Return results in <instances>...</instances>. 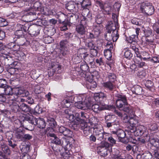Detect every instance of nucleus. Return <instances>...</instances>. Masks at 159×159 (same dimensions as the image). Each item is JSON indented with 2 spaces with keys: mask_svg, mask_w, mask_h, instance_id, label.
I'll return each instance as SVG.
<instances>
[{
  "mask_svg": "<svg viewBox=\"0 0 159 159\" xmlns=\"http://www.w3.org/2000/svg\"><path fill=\"white\" fill-rule=\"evenodd\" d=\"M47 135L48 136L51 137L53 138V139H51L52 140V143L57 145H61L62 146L63 143L62 142V140L64 139H66L65 138H62L61 139H60L54 134L48 133Z\"/></svg>",
  "mask_w": 159,
  "mask_h": 159,
  "instance_id": "obj_8",
  "label": "nucleus"
},
{
  "mask_svg": "<svg viewBox=\"0 0 159 159\" xmlns=\"http://www.w3.org/2000/svg\"><path fill=\"white\" fill-rule=\"evenodd\" d=\"M121 110L127 113L129 115L134 116V112L133 107L131 106L128 103L123 107L121 109Z\"/></svg>",
  "mask_w": 159,
  "mask_h": 159,
  "instance_id": "obj_9",
  "label": "nucleus"
},
{
  "mask_svg": "<svg viewBox=\"0 0 159 159\" xmlns=\"http://www.w3.org/2000/svg\"><path fill=\"white\" fill-rule=\"evenodd\" d=\"M77 5L74 2L70 1L66 4V8L70 12H76V6Z\"/></svg>",
  "mask_w": 159,
  "mask_h": 159,
  "instance_id": "obj_11",
  "label": "nucleus"
},
{
  "mask_svg": "<svg viewBox=\"0 0 159 159\" xmlns=\"http://www.w3.org/2000/svg\"><path fill=\"white\" fill-rule=\"evenodd\" d=\"M24 102H21L20 105V111L25 112H29L30 111L31 108L28 105L24 103Z\"/></svg>",
  "mask_w": 159,
  "mask_h": 159,
  "instance_id": "obj_24",
  "label": "nucleus"
},
{
  "mask_svg": "<svg viewBox=\"0 0 159 159\" xmlns=\"http://www.w3.org/2000/svg\"><path fill=\"white\" fill-rule=\"evenodd\" d=\"M32 138V135L29 134H24L22 141H25L26 140H29L31 139Z\"/></svg>",
  "mask_w": 159,
  "mask_h": 159,
  "instance_id": "obj_57",
  "label": "nucleus"
},
{
  "mask_svg": "<svg viewBox=\"0 0 159 159\" xmlns=\"http://www.w3.org/2000/svg\"><path fill=\"white\" fill-rule=\"evenodd\" d=\"M102 27L103 26L102 25L97 24L94 26L92 32L94 33L95 36L98 37L101 33Z\"/></svg>",
  "mask_w": 159,
  "mask_h": 159,
  "instance_id": "obj_15",
  "label": "nucleus"
},
{
  "mask_svg": "<svg viewBox=\"0 0 159 159\" xmlns=\"http://www.w3.org/2000/svg\"><path fill=\"white\" fill-rule=\"evenodd\" d=\"M90 54L93 57H94L97 55L98 53V51L95 48H90Z\"/></svg>",
  "mask_w": 159,
  "mask_h": 159,
  "instance_id": "obj_56",
  "label": "nucleus"
},
{
  "mask_svg": "<svg viewBox=\"0 0 159 159\" xmlns=\"http://www.w3.org/2000/svg\"><path fill=\"white\" fill-rule=\"evenodd\" d=\"M144 129L145 127L143 126H137L134 134L136 136H141L143 134Z\"/></svg>",
  "mask_w": 159,
  "mask_h": 159,
  "instance_id": "obj_17",
  "label": "nucleus"
},
{
  "mask_svg": "<svg viewBox=\"0 0 159 159\" xmlns=\"http://www.w3.org/2000/svg\"><path fill=\"white\" fill-rule=\"evenodd\" d=\"M6 83L7 82L5 79L0 80V90H2L3 88L7 86Z\"/></svg>",
  "mask_w": 159,
  "mask_h": 159,
  "instance_id": "obj_43",
  "label": "nucleus"
},
{
  "mask_svg": "<svg viewBox=\"0 0 159 159\" xmlns=\"http://www.w3.org/2000/svg\"><path fill=\"white\" fill-rule=\"evenodd\" d=\"M142 57H135L134 59V63L138 64V66L139 68H143V67H147V64L144 62L142 61Z\"/></svg>",
  "mask_w": 159,
  "mask_h": 159,
  "instance_id": "obj_13",
  "label": "nucleus"
},
{
  "mask_svg": "<svg viewBox=\"0 0 159 159\" xmlns=\"http://www.w3.org/2000/svg\"><path fill=\"white\" fill-rule=\"evenodd\" d=\"M107 32L109 33L113 31L112 34V40H117L119 38V34H118V30H116V25L111 22H109L106 26Z\"/></svg>",
  "mask_w": 159,
  "mask_h": 159,
  "instance_id": "obj_3",
  "label": "nucleus"
},
{
  "mask_svg": "<svg viewBox=\"0 0 159 159\" xmlns=\"http://www.w3.org/2000/svg\"><path fill=\"white\" fill-rule=\"evenodd\" d=\"M96 4L98 6L104 14H109L111 12V8L110 7L106 4H104L100 1H97Z\"/></svg>",
  "mask_w": 159,
  "mask_h": 159,
  "instance_id": "obj_6",
  "label": "nucleus"
},
{
  "mask_svg": "<svg viewBox=\"0 0 159 159\" xmlns=\"http://www.w3.org/2000/svg\"><path fill=\"white\" fill-rule=\"evenodd\" d=\"M25 120L28 121L31 124L35 125L38 118H36L32 115L27 116L25 117Z\"/></svg>",
  "mask_w": 159,
  "mask_h": 159,
  "instance_id": "obj_19",
  "label": "nucleus"
},
{
  "mask_svg": "<svg viewBox=\"0 0 159 159\" xmlns=\"http://www.w3.org/2000/svg\"><path fill=\"white\" fill-rule=\"evenodd\" d=\"M78 54H79L82 58L86 56V55L88 53L87 50L85 48L79 49L78 51Z\"/></svg>",
  "mask_w": 159,
  "mask_h": 159,
  "instance_id": "obj_34",
  "label": "nucleus"
},
{
  "mask_svg": "<svg viewBox=\"0 0 159 159\" xmlns=\"http://www.w3.org/2000/svg\"><path fill=\"white\" fill-rule=\"evenodd\" d=\"M2 151L4 153H7L8 155L10 154V151L8 146H3L2 147Z\"/></svg>",
  "mask_w": 159,
  "mask_h": 159,
  "instance_id": "obj_47",
  "label": "nucleus"
},
{
  "mask_svg": "<svg viewBox=\"0 0 159 159\" xmlns=\"http://www.w3.org/2000/svg\"><path fill=\"white\" fill-rule=\"evenodd\" d=\"M143 159H154L150 152L143 154Z\"/></svg>",
  "mask_w": 159,
  "mask_h": 159,
  "instance_id": "obj_51",
  "label": "nucleus"
},
{
  "mask_svg": "<svg viewBox=\"0 0 159 159\" xmlns=\"http://www.w3.org/2000/svg\"><path fill=\"white\" fill-rule=\"evenodd\" d=\"M136 125H129L128 129L125 130V132H127V134L129 136V137H131L132 135V134H134L136 128Z\"/></svg>",
  "mask_w": 159,
  "mask_h": 159,
  "instance_id": "obj_20",
  "label": "nucleus"
},
{
  "mask_svg": "<svg viewBox=\"0 0 159 159\" xmlns=\"http://www.w3.org/2000/svg\"><path fill=\"white\" fill-rule=\"evenodd\" d=\"M132 49L134 51L136 55L135 57H142L141 55L140 54L139 52V50L138 48L135 46H132Z\"/></svg>",
  "mask_w": 159,
  "mask_h": 159,
  "instance_id": "obj_44",
  "label": "nucleus"
},
{
  "mask_svg": "<svg viewBox=\"0 0 159 159\" xmlns=\"http://www.w3.org/2000/svg\"><path fill=\"white\" fill-rule=\"evenodd\" d=\"M59 130L60 133L65 136H70L72 133L69 129L63 126H60Z\"/></svg>",
  "mask_w": 159,
  "mask_h": 159,
  "instance_id": "obj_16",
  "label": "nucleus"
},
{
  "mask_svg": "<svg viewBox=\"0 0 159 159\" xmlns=\"http://www.w3.org/2000/svg\"><path fill=\"white\" fill-rule=\"evenodd\" d=\"M116 117L113 115H108L105 117V119L106 121L114 122Z\"/></svg>",
  "mask_w": 159,
  "mask_h": 159,
  "instance_id": "obj_41",
  "label": "nucleus"
},
{
  "mask_svg": "<svg viewBox=\"0 0 159 159\" xmlns=\"http://www.w3.org/2000/svg\"><path fill=\"white\" fill-rule=\"evenodd\" d=\"M92 109L93 111L95 112H98L99 111L103 110V108L100 106L98 104H95L92 106Z\"/></svg>",
  "mask_w": 159,
  "mask_h": 159,
  "instance_id": "obj_37",
  "label": "nucleus"
},
{
  "mask_svg": "<svg viewBox=\"0 0 159 159\" xmlns=\"http://www.w3.org/2000/svg\"><path fill=\"white\" fill-rule=\"evenodd\" d=\"M2 56L4 58L5 61L7 62L8 65H11L12 66L15 67L16 66L18 63L17 61H13L12 58L9 55V53L7 52L6 53L3 52L2 53Z\"/></svg>",
  "mask_w": 159,
  "mask_h": 159,
  "instance_id": "obj_7",
  "label": "nucleus"
},
{
  "mask_svg": "<svg viewBox=\"0 0 159 159\" xmlns=\"http://www.w3.org/2000/svg\"><path fill=\"white\" fill-rule=\"evenodd\" d=\"M80 126L84 136H87L89 134L90 127L86 122L81 123Z\"/></svg>",
  "mask_w": 159,
  "mask_h": 159,
  "instance_id": "obj_10",
  "label": "nucleus"
},
{
  "mask_svg": "<svg viewBox=\"0 0 159 159\" xmlns=\"http://www.w3.org/2000/svg\"><path fill=\"white\" fill-rule=\"evenodd\" d=\"M83 59H84V60L85 62L91 63L92 62L93 60V57L89 55L88 53L86 55V56H85Z\"/></svg>",
  "mask_w": 159,
  "mask_h": 159,
  "instance_id": "obj_42",
  "label": "nucleus"
},
{
  "mask_svg": "<svg viewBox=\"0 0 159 159\" xmlns=\"http://www.w3.org/2000/svg\"><path fill=\"white\" fill-rule=\"evenodd\" d=\"M89 83L88 84V85L89 86L90 89H94L97 86V83L95 81H94L92 80H90L89 81L87 80Z\"/></svg>",
  "mask_w": 159,
  "mask_h": 159,
  "instance_id": "obj_46",
  "label": "nucleus"
},
{
  "mask_svg": "<svg viewBox=\"0 0 159 159\" xmlns=\"http://www.w3.org/2000/svg\"><path fill=\"white\" fill-rule=\"evenodd\" d=\"M61 46L60 53L63 56H65L67 53V49L64 45V40H62L60 43Z\"/></svg>",
  "mask_w": 159,
  "mask_h": 159,
  "instance_id": "obj_25",
  "label": "nucleus"
},
{
  "mask_svg": "<svg viewBox=\"0 0 159 159\" xmlns=\"http://www.w3.org/2000/svg\"><path fill=\"white\" fill-rule=\"evenodd\" d=\"M112 132L113 134H116L119 139H121L124 138L127 134L125 131V132L122 129L118 130L116 131H113Z\"/></svg>",
  "mask_w": 159,
  "mask_h": 159,
  "instance_id": "obj_21",
  "label": "nucleus"
},
{
  "mask_svg": "<svg viewBox=\"0 0 159 159\" xmlns=\"http://www.w3.org/2000/svg\"><path fill=\"white\" fill-rule=\"evenodd\" d=\"M110 145L107 142H102L100 146L97 148L98 153L102 156L105 157L108 154V148Z\"/></svg>",
  "mask_w": 159,
  "mask_h": 159,
  "instance_id": "obj_2",
  "label": "nucleus"
},
{
  "mask_svg": "<svg viewBox=\"0 0 159 159\" xmlns=\"http://www.w3.org/2000/svg\"><path fill=\"white\" fill-rule=\"evenodd\" d=\"M147 9L148 10H146V11L147 12V13L148 15H151L153 14L154 12V9L153 7L150 6V7H147Z\"/></svg>",
  "mask_w": 159,
  "mask_h": 159,
  "instance_id": "obj_52",
  "label": "nucleus"
},
{
  "mask_svg": "<svg viewBox=\"0 0 159 159\" xmlns=\"http://www.w3.org/2000/svg\"><path fill=\"white\" fill-rule=\"evenodd\" d=\"M24 133L22 130L18 129L15 131V136L19 141H22Z\"/></svg>",
  "mask_w": 159,
  "mask_h": 159,
  "instance_id": "obj_22",
  "label": "nucleus"
},
{
  "mask_svg": "<svg viewBox=\"0 0 159 159\" xmlns=\"http://www.w3.org/2000/svg\"><path fill=\"white\" fill-rule=\"evenodd\" d=\"M31 28V29L30 28L28 29L29 30V33L30 34L31 36H37L39 34V32H37L36 31L37 27L35 26Z\"/></svg>",
  "mask_w": 159,
  "mask_h": 159,
  "instance_id": "obj_33",
  "label": "nucleus"
},
{
  "mask_svg": "<svg viewBox=\"0 0 159 159\" xmlns=\"http://www.w3.org/2000/svg\"><path fill=\"white\" fill-rule=\"evenodd\" d=\"M96 63L97 64V65L99 66L102 65L104 64L102 58V57L100 58L99 59H96Z\"/></svg>",
  "mask_w": 159,
  "mask_h": 159,
  "instance_id": "obj_61",
  "label": "nucleus"
},
{
  "mask_svg": "<svg viewBox=\"0 0 159 159\" xmlns=\"http://www.w3.org/2000/svg\"><path fill=\"white\" fill-rule=\"evenodd\" d=\"M111 50V49L107 48L105 50L104 52V55L105 57L108 60H111L112 57Z\"/></svg>",
  "mask_w": 159,
  "mask_h": 159,
  "instance_id": "obj_30",
  "label": "nucleus"
},
{
  "mask_svg": "<svg viewBox=\"0 0 159 159\" xmlns=\"http://www.w3.org/2000/svg\"><path fill=\"white\" fill-rule=\"evenodd\" d=\"M106 46L107 48H109L110 49H112L113 47L112 43L110 41H108L107 42Z\"/></svg>",
  "mask_w": 159,
  "mask_h": 159,
  "instance_id": "obj_62",
  "label": "nucleus"
},
{
  "mask_svg": "<svg viewBox=\"0 0 159 159\" xmlns=\"http://www.w3.org/2000/svg\"><path fill=\"white\" fill-rule=\"evenodd\" d=\"M126 149L127 150L129 151L131 150H132L133 151H136V148H137V146L135 145H134L132 146L130 144H128L126 147Z\"/></svg>",
  "mask_w": 159,
  "mask_h": 159,
  "instance_id": "obj_55",
  "label": "nucleus"
},
{
  "mask_svg": "<svg viewBox=\"0 0 159 159\" xmlns=\"http://www.w3.org/2000/svg\"><path fill=\"white\" fill-rule=\"evenodd\" d=\"M127 101H123L121 100H116V107L120 110H121L123 107L127 104Z\"/></svg>",
  "mask_w": 159,
  "mask_h": 159,
  "instance_id": "obj_29",
  "label": "nucleus"
},
{
  "mask_svg": "<svg viewBox=\"0 0 159 159\" xmlns=\"http://www.w3.org/2000/svg\"><path fill=\"white\" fill-rule=\"evenodd\" d=\"M7 25V22L5 19L0 17V26L4 27Z\"/></svg>",
  "mask_w": 159,
  "mask_h": 159,
  "instance_id": "obj_53",
  "label": "nucleus"
},
{
  "mask_svg": "<svg viewBox=\"0 0 159 159\" xmlns=\"http://www.w3.org/2000/svg\"><path fill=\"white\" fill-rule=\"evenodd\" d=\"M15 90H14L15 92L14 94L15 98L20 97V96L22 97V95L24 94V90L18 89H15Z\"/></svg>",
  "mask_w": 159,
  "mask_h": 159,
  "instance_id": "obj_36",
  "label": "nucleus"
},
{
  "mask_svg": "<svg viewBox=\"0 0 159 159\" xmlns=\"http://www.w3.org/2000/svg\"><path fill=\"white\" fill-rule=\"evenodd\" d=\"M116 97L118 98L116 100H121L124 102L127 101L126 97L125 95L118 94Z\"/></svg>",
  "mask_w": 159,
  "mask_h": 159,
  "instance_id": "obj_50",
  "label": "nucleus"
},
{
  "mask_svg": "<svg viewBox=\"0 0 159 159\" xmlns=\"http://www.w3.org/2000/svg\"><path fill=\"white\" fill-rule=\"evenodd\" d=\"M74 118L76 122L80 123L81 122V117H80V114L79 113H76L74 116Z\"/></svg>",
  "mask_w": 159,
  "mask_h": 159,
  "instance_id": "obj_60",
  "label": "nucleus"
},
{
  "mask_svg": "<svg viewBox=\"0 0 159 159\" xmlns=\"http://www.w3.org/2000/svg\"><path fill=\"white\" fill-rule=\"evenodd\" d=\"M24 33L22 30V28L21 30H16L15 33L14 39H20L23 36Z\"/></svg>",
  "mask_w": 159,
  "mask_h": 159,
  "instance_id": "obj_32",
  "label": "nucleus"
},
{
  "mask_svg": "<svg viewBox=\"0 0 159 159\" xmlns=\"http://www.w3.org/2000/svg\"><path fill=\"white\" fill-rule=\"evenodd\" d=\"M81 110H85L89 109L91 107V104L90 103L87 101H82Z\"/></svg>",
  "mask_w": 159,
  "mask_h": 159,
  "instance_id": "obj_35",
  "label": "nucleus"
},
{
  "mask_svg": "<svg viewBox=\"0 0 159 159\" xmlns=\"http://www.w3.org/2000/svg\"><path fill=\"white\" fill-rule=\"evenodd\" d=\"M26 100L25 98L21 97L14 98L12 100L8 101L11 110L15 112L20 111V105L21 102H25Z\"/></svg>",
  "mask_w": 159,
  "mask_h": 159,
  "instance_id": "obj_1",
  "label": "nucleus"
},
{
  "mask_svg": "<svg viewBox=\"0 0 159 159\" xmlns=\"http://www.w3.org/2000/svg\"><path fill=\"white\" fill-rule=\"evenodd\" d=\"M93 133L98 137V139L101 140L104 138V135L105 134L103 130V127L98 124L95 125L93 127Z\"/></svg>",
  "mask_w": 159,
  "mask_h": 159,
  "instance_id": "obj_4",
  "label": "nucleus"
},
{
  "mask_svg": "<svg viewBox=\"0 0 159 159\" xmlns=\"http://www.w3.org/2000/svg\"><path fill=\"white\" fill-rule=\"evenodd\" d=\"M114 83V82L109 81L104 83L103 84V85L104 87L111 91L114 89L115 87Z\"/></svg>",
  "mask_w": 159,
  "mask_h": 159,
  "instance_id": "obj_26",
  "label": "nucleus"
},
{
  "mask_svg": "<svg viewBox=\"0 0 159 159\" xmlns=\"http://www.w3.org/2000/svg\"><path fill=\"white\" fill-rule=\"evenodd\" d=\"M124 56L126 58L129 59L132 56V54L129 50H127L124 54Z\"/></svg>",
  "mask_w": 159,
  "mask_h": 159,
  "instance_id": "obj_59",
  "label": "nucleus"
},
{
  "mask_svg": "<svg viewBox=\"0 0 159 159\" xmlns=\"http://www.w3.org/2000/svg\"><path fill=\"white\" fill-rule=\"evenodd\" d=\"M21 151L24 152H28L30 148V146L28 145H25L20 146Z\"/></svg>",
  "mask_w": 159,
  "mask_h": 159,
  "instance_id": "obj_40",
  "label": "nucleus"
},
{
  "mask_svg": "<svg viewBox=\"0 0 159 159\" xmlns=\"http://www.w3.org/2000/svg\"><path fill=\"white\" fill-rule=\"evenodd\" d=\"M35 125L39 128L43 129L46 126V123L43 118H39Z\"/></svg>",
  "mask_w": 159,
  "mask_h": 159,
  "instance_id": "obj_23",
  "label": "nucleus"
},
{
  "mask_svg": "<svg viewBox=\"0 0 159 159\" xmlns=\"http://www.w3.org/2000/svg\"><path fill=\"white\" fill-rule=\"evenodd\" d=\"M83 21L81 20L80 24L78 25L76 27V31L81 34H84L86 31L85 27L83 25Z\"/></svg>",
  "mask_w": 159,
  "mask_h": 159,
  "instance_id": "obj_12",
  "label": "nucleus"
},
{
  "mask_svg": "<svg viewBox=\"0 0 159 159\" xmlns=\"http://www.w3.org/2000/svg\"><path fill=\"white\" fill-rule=\"evenodd\" d=\"M15 89H13L11 86L7 85L5 88H3L2 90L4 91V94L8 98V101L13 100L15 98L14 90Z\"/></svg>",
  "mask_w": 159,
  "mask_h": 159,
  "instance_id": "obj_5",
  "label": "nucleus"
},
{
  "mask_svg": "<svg viewBox=\"0 0 159 159\" xmlns=\"http://www.w3.org/2000/svg\"><path fill=\"white\" fill-rule=\"evenodd\" d=\"M111 152V157L113 159H121L122 158L118 149L114 148L112 150Z\"/></svg>",
  "mask_w": 159,
  "mask_h": 159,
  "instance_id": "obj_18",
  "label": "nucleus"
},
{
  "mask_svg": "<svg viewBox=\"0 0 159 159\" xmlns=\"http://www.w3.org/2000/svg\"><path fill=\"white\" fill-rule=\"evenodd\" d=\"M142 88L140 86L137 85L135 87L134 93L137 95H139L142 93Z\"/></svg>",
  "mask_w": 159,
  "mask_h": 159,
  "instance_id": "obj_49",
  "label": "nucleus"
},
{
  "mask_svg": "<svg viewBox=\"0 0 159 159\" xmlns=\"http://www.w3.org/2000/svg\"><path fill=\"white\" fill-rule=\"evenodd\" d=\"M91 4V2L89 0H83L81 4V5L83 9H86Z\"/></svg>",
  "mask_w": 159,
  "mask_h": 159,
  "instance_id": "obj_38",
  "label": "nucleus"
},
{
  "mask_svg": "<svg viewBox=\"0 0 159 159\" xmlns=\"http://www.w3.org/2000/svg\"><path fill=\"white\" fill-rule=\"evenodd\" d=\"M106 95L103 93H95L94 94V99L97 102H99L100 99H102V100H106Z\"/></svg>",
  "mask_w": 159,
  "mask_h": 159,
  "instance_id": "obj_14",
  "label": "nucleus"
},
{
  "mask_svg": "<svg viewBox=\"0 0 159 159\" xmlns=\"http://www.w3.org/2000/svg\"><path fill=\"white\" fill-rule=\"evenodd\" d=\"M131 118L127 121H125V123H127L129 125H136L137 123V121L133 117V116H131Z\"/></svg>",
  "mask_w": 159,
  "mask_h": 159,
  "instance_id": "obj_39",
  "label": "nucleus"
},
{
  "mask_svg": "<svg viewBox=\"0 0 159 159\" xmlns=\"http://www.w3.org/2000/svg\"><path fill=\"white\" fill-rule=\"evenodd\" d=\"M62 145L63 147H64L65 149L68 150L70 149L72 146V144L70 143L66 139H64L62 140Z\"/></svg>",
  "mask_w": 159,
  "mask_h": 159,
  "instance_id": "obj_31",
  "label": "nucleus"
},
{
  "mask_svg": "<svg viewBox=\"0 0 159 159\" xmlns=\"http://www.w3.org/2000/svg\"><path fill=\"white\" fill-rule=\"evenodd\" d=\"M4 93H0V102H4L7 100L8 102V98Z\"/></svg>",
  "mask_w": 159,
  "mask_h": 159,
  "instance_id": "obj_48",
  "label": "nucleus"
},
{
  "mask_svg": "<svg viewBox=\"0 0 159 159\" xmlns=\"http://www.w3.org/2000/svg\"><path fill=\"white\" fill-rule=\"evenodd\" d=\"M108 140L112 145L115 144L116 143V140L112 136L109 137Z\"/></svg>",
  "mask_w": 159,
  "mask_h": 159,
  "instance_id": "obj_64",
  "label": "nucleus"
},
{
  "mask_svg": "<svg viewBox=\"0 0 159 159\" xmlns=\"http://www.w3.org/2000/svg\"><path fill=\"white\" fill-rule=\"evenodd\" d=\"M80 123L76 122V121H73L72 122L71 127L72 129L75 130L78 129V125Z\"/></svg>",
  "mask_w": 159,
  "mask_h": 159,
  "instance_id": "obj_54",
  "label": "nucleus"
},
{
  "mask_svg": "<svg viewBox=\"0 0 159 159\" xmlns=\"http://www.w3.org/2000/svg\"><path fill=\"white\" fill-rule=\"evenodd\" d=\"M89 118V116L86 113L84 112H81V121L83 120V121H85Z\"/></svg>",
  "mask_w": 159,
  "mask_h": 159,
  "instance_id": "obj_45",
  "label": "nucleus"
},
{
  "mask_svg": "<svg viewBox=\"0 0 159 159\" xmlns=\"http://www.w3.org/2000/svg\"><path fill=\"white\" fill-rule=\"evenodd\" d=\"M80 68L83 71L86 72L89 71V67L87 64H84L81 65Z\"/></svg>",
  "mask_w": 159,
  "mask_h": 159,
  "instance_id": "obj_58",
  "label": "nucleus"
},
{
  "mask_svg": "<svg viewBox=\"0 0 159 159\" xmlns=\"http://www.w3.org/2000/svg\"><path fill=\"white\" fill-rule=\"evenodd\" d=\"M49 124L50 126L52 127H55L56 125V123L54 119L52 118L49 121Z\"/></svg>",
  "mask_w": 159,
  "mask_h": 159,
  "instance_id": "obj_63",
  "label": "nucleus"
},
{
  "mask_svg": "<svg viewBox=\"0 0 159 159\" xmlns=\"http://www.w3.org/2000/svg\"><path fill=\"white\" fill-rule=\"evenodd\" d=\"M153 83L150 80H147L146 82L145 86L150 90L153 92L155 90L154 87L153 86Z\"/></svg>",
  "mask_w": 159,
  "mask_h": 159,
  "instance_id": "obj_28",
  "label": "nucleus"
},
{
  "mask_svg": "<svg viewBox=\"0 0 159 159\" xmlns=\"http://www.w3.org/2000/svg\"><path fill=\"white\" fill-rule=\"evenodd\" d=\"M106 78L108 79L109 81L114 83L116 80V76L113 73H108Z\"/></svg>",
  "mask_w": 159,
  "mask_h": 159,
  "instance_id": "obj_27",
  "label": "nucleus"
}]
</instances>
